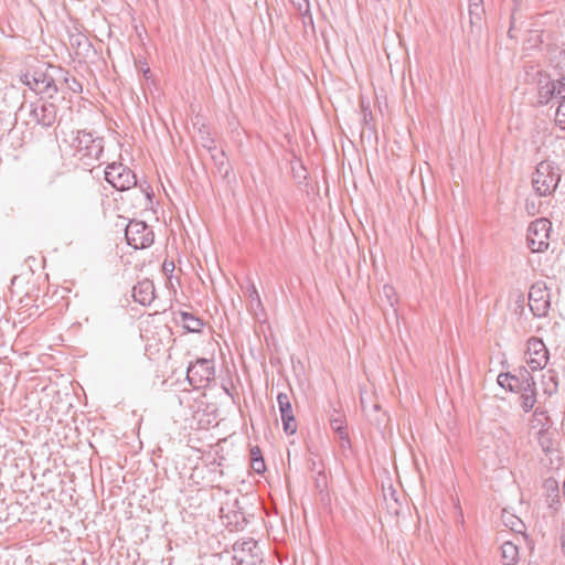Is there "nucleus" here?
<instances>
[{
  "mask_svg": "<svg viewBox=\"0 0 565 565\" xmlns=\"http://www.w3.org/2000/svg\"><path fill=\"white\" fill-rule=\"evenodd\" d=\"M215 376V365L212 359L199 358L186 369V380L195 388L206 387Z\"/></svg>",
  "mask_w": 565,
  "mask_h": 565,
  "instance_id": "obj_4",
  "label": "nucleus"
},
{
  "mask_svg": "<svg viewBox=\"0 0 565 565\" xmlns=\"http://www.w3.org/2000/svg\"><path fill=\"white\" fill-rule=\"evenodd\" d=\"M246 295L249 300L250 308H263L258 290L253 282L248 284Z\"/></svg>",
  "mask_w": 565,
  "mask_h": 565,
  "instance_id": "obj_25",
  "label": "nucleus"
},
{
  "mask_svg": "<svg viewBox=\"0 0 565 565\" xmlns=\"http://www.w3.org/2000/svg\"><path fill=\"white\" fill-rule=\"evenodd\" d=\"M469 6H483V0H469Z\"/></svg>",
  "mask_w": 565,
  "mask_h": 565,
  "instance_id": "obj_41",
  "label": "nucleus"
},
{
  "mask_svg": "<svg viewBox=\"0 0 565 565\" xmlns=\"http://www.w3.org/2000/svg\"><path fill=\"white\" fill-rule=\"evenodd\" d=\"M211 158L216 167L217 172L221 174V177L223 179H226L230 175L232 168L227 163L225 152L224 151H220L218 153L213 152V153H211Z\"/></svg>",
  "mask_w": 565,
  "mask_h": 565,
  "instance_id": "obj_22",
  "label": "nucleus"
},
{
  "mask_svg": "<svg viewBox=\"0 0 565 565\" xmlns=\"http://www.w3.org/2000/svg\"><path fill=\"white\" fill-rule=\"evenodd\" d=\"M105 180L118 191H126L137 185L135 172L121 162H113L106 167Z\"/></svg>",
  "mask_w": 565,
  "mask_h": 565,
  "instance_id": "obj_7",
  "label": "nucleus"
},
{
  "mask_svg": "<svg viewBox=\"0 0 565 565\" xmlns=\"http://www.w3.org/2000/svg\"><path fill=\"white\" fill-rule=\"evenodd\" d=\"M561 181L558 166L550 160H543L536 164L532 173V186L540 196H547L554 193Z\"/></svg>",
  "mask_w": 565,
  "mask_h": 565,
  "instance_id": "obj_3",
  "label": "nucleus"
},
{
  "mask_svg": "<svg viewBox=\"0 0 565 565\" xmlns=\"http://www.w3.org/2000/svg\"><path fill=\"white\" fill-rule=\"evenodd\" d=\"M40 114L39 103H31L29 105V117L35 125H40Z\"/></svg>",
  "mask_w": 565,
  "mask_h": 565,
  "instance_id": "obj_31",
  "label": "nucleus"
},
{
  "mask_svg": "<svg viewBox=\"0 0 565 565\" xmlns=\"http://www.w3.org/2000/svg\"><path fill=\"white\" fill-rule=\"evenodd\" d=\"M200 142L201 146L210 153H213L216 150L215 140L211 137L207 130L200 129Z\"/></svg>",
  "mask_w": 565,
  "mask_h": 565,
  "instance_id": "obj_26",
  "label": "nucleus"
},
{
  "mask_svg": "<svg viewBox=\"0 0 565 565\" xmlns=\"http://www.w3.org/2000/svg\"><path fill=\"white\" fill-rule=\"evenodd\" d=\"M531 380H533L531 373L525 367H522L519 370L518 374L511 373V382L507 383L508 391L516 393L525 385L526 382H530Z\"/></svg>",
  "mask_w": 565,
  "mask_h": 565,
  "instance_id": "obj_17",
  "label": "nucleus"
},
{
  "mask_svg": "<svg viewBox=\"0 0 565 565\" xmlns=\"http://www.w3.org/2000/svg\"><path fill=\"white\" fill-rule=\"evenodd\" d=\"M233 561L236 565H259L263 559L257 541L252 537L236 541L233 545Z\"/></svg>",
  "mask_w": 565,
  "mask_h": 565,
  "instance_id": "obj_8",
  "label": "nucleus"
},
{
  "mask_svg": "<svg viewBox=\"0 0 565 565\" xmlns=\"http://www.w3.org/2000/svg\"><path fill=\"white\" fill-rule=\"evenodd\" d=\"M127 244L135 249L148 248L153 244L154 233L146 222L130 220L125 227Z\"/></svg>",
  "mask_w": 565,
  "mask_h": 565,
  "instance_id": "obj_5",
  "label": "nucleus"
},
{
  "mask_svg": "<svg viewBox=\"0 0 565 565\" xmlns=\"http://www.w3.org/2000/svg\"><path fill=\"white\" fill-rule=\"evenodd\" d=\"M180 318V321L183 323L184 329H186L189 332L199 333L201 332L204 326L202 319L186 311H181Z\"/></svg>",
  "mask_w": 565,
  "mask_h": 565,
  "instance_id": "obj_19",
  "label": "nucleus"
},
{
  "mask_svg": "<svg viewBox=\"0 0 565 565\" xmlns=\"http://www.w3.org/2000/svg\"><path fill=\"white\" fill-rule=\"evenodd\" d=\"M527 353L530 355L527 364L532 370L545 367L548 360V350L541 339L531 338L527 341Z\"/></svg>",
  "mask_w": 565,
  "mask_h": 565,
  "instance_id": "obj_11",
  "label": "nucleus"
},
{
  "mask_svg": "<svg viewBox=\"0 0 565 565\" xmlns=\"http://www.w3.org/2000/svg\"><path fill=\"white\" fill-rule=\"evenodd\" d=\"M516 393L520 394L522 409L525 413L532 411L536 403V386L534 379L526 382L525 385Z\"/></svg>",
  "mask_w": 565,
  "mask_h": 565,
  "instance_id": "obj_15",
  "label": "nucleus"
},
{
  "mask_svg": "<svg viewBox=\"0 0 565 565\" xmlns=\"http://www.w3.org/2000/svg\"><path fill=\"white\" fill-rule=\"evenodd\" d=\"M551 222L545 218H536L527 228L526 243L533 253L545 252L550 246Z\"/></svg>",
  "mask_w": 565,
  "mask_h": 565,
  "instance_id": "obj_6",
  "label": "nucleus"
},
{
  "mask_svg": "<svg viewBox=\"0 0 565 565\" xmlns=\"http://www.w3.org/2000/svg\"><path fill=\"white\" fill-rule=\"evenodd\" d=\"M383 294H384V295H385V297L387 298V301H388L390 306L393 308V307H394V303H393V300H392V297H393V295H394V289H393V287L385 285V286L383 287Z\"/></svg>",
  "mask_w": 565,
  "mask_h": 565,
  "instance_id": "obj_35",
  "label": "nucleus"
},
{
  "mask_svg": "<svg viewBox=\"0 0 565 565\" xmlns=\"http://www.w3.org/2000/svg\"><path fill=\"white\" fill-rule=\"evenodd\" d=\"M539 444L545 454L553 451V440L551 438V434L547 430H540Z\"/></svg>",
  "mask_w": 565,
  "mask_h": 565,
  "instance_id": "obj_28",
  "label": "nucleus"
},
{
  "mask_svg": "<svg viewBox=\"0 0 565 565\" xmlns=\"http://www.w3.org/2000/svg\"><path fill=\"white\" fill-rule=\"evenodd\" d=\"M24 108H25V106H24V105H22V106L20 107V111H23V110H24Z\"/></svg>",
  "mask_w": 565,
  "mask_h": 565,
  "instance_id": "obj_45",
  "label": "nucleus"
},
{
  "mask_svg": "<svg viewBox=\"0 0 565 565\" xmlns=\"http://www.w3.org/2000/svg\"><path fill=\"white\" fill-rule=\"evenodd\" d=\"M543 384L545 385V387H544L545 394L552 395L553 393H555L557 391L558 383H557L556 376L554 374H551L548 376V382H543Z\"/></svg>",
  "mask_w": 565,
  "mask_h": 565,
  "instance_id": "obj_30",
  "label": "nucleus"
},
{
  "mask_svg": "<svg viewBox=\"0 0 565 565\" xmlns=\"http://www.w3.org/2000/svg\"><path fill=\"white\" fill-rule=\"evenodd\" d=\"M222 388L225 392V394L232 398L233 403L236 404L237 402H236L235 395L232 393V391L226 385H223Z\"/></svg>",
  "mask_w": 565,
  "mask_h": 565,
  "instance_id": "obj_38",
  "label": "nucleus"
},
{
  "mask_svg": "<svg viewBox=\"0 0 565 565\" xmlns=\"http://www.w3.org/2000/svg\"><path fill=\"white\" fill-rule=\"evenodd\" d=\"M554 98H558L556 95L555 84L550 76H542L537 83V102L541 105H547Z\"/></svg>",
  "mask_w": 565,
  "mask_h": 565,
  "instance_id": "obj_13",
  "label": "nucleus"
},
{
  "mask_svg": "<svg viewBox=\"0 0 565 565\" xmlns=\"http://www.w3.org/2000/svg\"><path fill=\"white\" fill-rule=\"evenodd\" d=\"M277 403L280 412L284 431L287 435L296 434L298 425L294 415L290 395L285 392L278 393Z\"/></svg>",
  "mask_w": 565,
  "mask_h": 565,
  "instance_id": "obj_10",
  "label": "nucleus"
},
{
  "mask_svg": "<svg viewBox=\"0 0 565 565\" xmlns=\"http://www.w3.org/2000/svg\"><path fill=\"white\" fill-rule=\"evenodd\" d=\"M62 74L63 67L38 62L20 76V81L34 93L53 98L60 90L58 78Z\"/></svg>",
  "mask_w": 565,
  "mask_h": 565,
  "instance_id": "obj_1",
  "label": "nucleus"
},
{
  "mask_svg": "<svg viewBox=\"0 0 565 565\" xmlns=\"http://www.w3.org/2000/svg\"><path fill=\"white\" fill-rule=\"evenodd\" d=\"M529 306L535 317H543L551 306L547 288L542 284H534L529 291Z\"/></svg>",
  "mask_w": 565,
  "mask_h": 565,
  "instance_id": "obj_9",
  "label": "nucleus"
},
{
  "mask_svg": "<svg viewBox=\"0 0 565 565\" xmlns=\"http://www.w3.org/2000/svg\"><path fill=\"white\" fill-rule=\"evenodd\" d=\"M555 84L556 95L559 96V99L565 98V76L563 75L561 78L553 79Z\"/></svg>",
  "mask_w": 565,
  "mask_h": 565,
  "instance_id": "obj_32",
  "label": "nucleus"
},
{
  "mask_svg": "<svg viewBox=\"0 0 565 565\" xmlns=\"http://www.w3.org/2000/svg\"><path fill=\"white\" fill-rule=\"evenodd\" d=\"M330 426L332 430L339 436L341 440V447L347 448L351 447V440L349 434L347 431L344 416L340 413H335L330 418Z\"/></svg>",
  "mask_w": 565,
  "mask_h": 565,
  "instance_id": "obj_16",
  "label": "nucleus"
},
{
  "mask_svg": "<svg viewBox=\"0 0 565 565\" xmlns=\"http://www.w3.org/2000/svg\"><path fill=\"white\" fill-rule=\"evenodd\" d=\"M316 488L321 492L327 488V478L323 473L319 472L318 478L316 479Z\"/></svg>",
  "mask_w": 565,
  "mask_h": 565,
  "instance_id": "obj_34",
  "label": "nucleus"
},
{
  "mask_svg": "<svg viewBox=\"0 0 565 565\" xmlns=\"http://www.w3.org/2000/svg\"><path fill=\"white\" fill-rule=\"evenodd\" d=\"M58 85H65L67 90L75 94L82 93L83 90L82 83L65 68H63V74L61 78H58Z\"/></svg>",
  "mask_w": 565,
  "mask_h": 565,
  "instance_id": "obj_21",
  "label": "nucleus"
},
{
  "mask_svg": "<svg viewBox=\"0 0 565 565\" xmlns=\"http://www.w3.org/2000/svg\"><path fill=\"white\" fill-rule=\"evenodd\" d=\"M149 189H150V186L148 185V186H147V189H142V191H145V193H146V195H147V199H148L149 201H151V200H152V198H153V192H152V191H148Z\"/></svg>",
  "mask_w": 565,
  "mask_h": 565,
  "instance_id": "obj_40",
  "label": "nucleus"
},
{
  "mask_svg": "<svg viewBox=\"0 0 565 565\" xmlns=\"http://www.w3.org/2000/svg\"><path fill=\"white\" fill-rule=\"evenodd\" d=\"M134 300L142 306H149L154 299V285L149 279L139 281L132 289Z\"/></svg>",
  "mask_w": 565,
  "mask_h": 565,
  "instance_id": "obj_12",
  "label": "nucleus"
},
{
  "mask_svg": "<svg viewBox=\"0 0 565 565\" xmlns=\"http://www.w3.org/2000/svg\"><path fill=\"white\" fill-rule=\"evenodd\" d=\"M40 126L44 128L52 127L57 118V107L54 103L47 100L39 102Z\"/></svg>",
  "mask_w": 565,
  "mask_h": 565,
  "instance_id": "obj_14",
  "label": "nucleus"
},
{
  "mask_svg": "<svg viewBox=\"0 0 565 565\" xmlns=\"http://www.w3.org/2000/svg\"><path fill=\"white\" fill-rule=\"evenodd\" d=\"M534 415L535 416H543L545 418H547V412L544 411V409H541L540 407H537L535 411H534Z\"/></svg>",
  "mask_w": 565,
  "mask_h": 565,
  "instance_id": "obj_39",
  "label": "nucleus"
},
{
  "mask_svg": "<svg viewBox=\"0 0 565 565\" xmlns=\"http://www.w3.org/2000/svg\"><path fill=\"white\" fill-rule=\"evenodd\" d=\"M249 460H250V467L256 473L262 475L266 471V463L264 460V456L258 446H253L250 448Z\"/></svg>",
  "mask_w": 565,
  "mask_h": 565,
  "instance_id": "obj_20",
  "label": "nucleus"
},
{
  "mask_svg": "<svg viewBox=\"0 0 565 565\" xmlns=\"http://www.w3.org/2000/svg\"><path fill=\"white\" fill-rule=\"evenodd\" d=\"M497 381L502 388L508 390L507 383L511 382V373H500Z\"/></svg>",
  "mask_w": 565,
  "mask_h": 565,
  "instance_id": "obj_33",
  "label": "nucleus"
},
{
  "mask_svg": "<svg viewBox=\"0 0 565 565\" xmlns=\"http://www.w3.org/2000/svg\"><path fill=\"white\" fill-rule=\"evenodd\" d=\"M483 14H484L483 6H469V19H470L471 30H473V28H477L478 30L481 29V21H482Z\"/></svg>",
  "mask_w": 565,
  "mask_h": 565,
  "instance_id": "obj_24",
  "label": "nucleus"
},
{
  "mask_svg": "<svg viewBox=\"0 0 565 565\" xmlns=\"http://www.w3.org/2000/svg\"><path fill=\"white\" fill-rule=\"evenodd\" d=\"M501 558L504 565H515L519 559L518 546L507 541L501 545Z\"/></svg>",
  "mask_w": 565,
  "mask_h": 565,
  "instance_id": "obj_18",
  "label": "nucleus"
},
{
  "mask_svg": "<svg viewBox=\"0 0 565 565\" xmlns=\"http://www.w3.org/2000/svg\"><path fill=\"white\" fill-rule=\"evenodd\" d=\"M555 120L563 129H565V98L559 99V104L555 114Z\"/></svg>",
  "mask_w": 565,
  "mask_h": 565,
  "instance_id": "obj_29",
  "label": "nucleus"
},
{
  "mask_svg": "<svg viewBox=\"0 0 565 565\" xmlns=\"http://www.w3.org/2000/svg\"><path fill=\"white\" fill-rule=\"evenodd\" d=\"M72 148L75 151L74 156L84 164L90 166L94 161L99 160L104 152V138L92 131L78 130L72 141Z\"/></svg>",
  "mask_w": 565,
  "mask_h": 565,
  "instance_id": "obj_2",
  "label": "nucleus"
},
{
  "mask_svg": "<svg viewBox=\"0 0 565 565\" xmlns=\"http://www.w3.org/2000/svg\"><path fill=\"white\" fill-rule=\"evenodd\" d=\"M290 2L298 13L302 15L305 24H307V20L309 23H313L309 0H290Z\"/></svg>",
  "mask_w": 565,
  "mask_h": 565,
  "instance_id": "obj_23",
  "label": "nucleus"
},
{
  "mask_svg": "<svg viewBox=\"0 0 565 565\" xmlns=\"http://www.w3.org/2000/svg\"><path fill=\"white\" fill-rule=\"evenodd\" d=\"M361 404H362V407H363L364 412L367 414V411H366L367 408H366V405L364 403V398L363 397H361Z\"/></svg>",
  "mask_w": 565,
  "mask_h": 565,
  "instance_id": "obj_43",
  "label": "nucleus"
},
{
  "mask_svg": "<svg viewBox=\"0 0 565 565\" xmlns=\"http://www.w3.org/2000/svg\"><path fill=\"white\" fill-rule=\"evenodd\" d=\"M162 269L166 273H172L174 270V263L172 260L166 259L162 264Z\"/></svg>",
  "mask_w": 565,
  "mask_h": 565,
  "instance_id": "obj_37",
  "label": "nucleus"
},
{
  "mask_svg": "<svg viewBox=\"0 0 565 565\" xmlns=\"http://www.w3.org/2000/svg\"><path fill=\"white\" fill-rule=\"evenodd\" d=\"M557 67L565 74V51H562L558 54Z\"/></svg>",
  "mask_w": 565,
  "mask_h": 565,
  "instance_id": "obj_36",
  "label": "nucleus"
},
{
  "mask_svg": "<svg viewBox=\"0 0 565 565\" xmlns=\"http://www.w3.org/2000/svg\"><path fill=\"white\" fill-rule=\"evenodd\" d=\"M142 70V73H143V76L148 79L150 78L151 76V71L149 67H146V68H141Z\"/></svg>",
  "mask_w": 565,
  "mask_h": 565,
  "instance_id": "obj_42",
  "label": "nucleus"
},
{
  "mask_svg": "<svg viewBox=\"0 0 565 565\" xmlns=\"http://www.w3.org/2000/svg\"><path fill=\"white\" fill-rule=\"evenodd\" d=\"M562 544L565 545V536H562Z\"/></svg>",
  "mask_w": 565,
  "mask_h": 565,
  "instance_id": "obj_44",
  "label": "nucleus"
},
{
  "mask_svg": "<svg viewBox=\"0 0 565 565\" xmlns=\"http://www.w3.org/2000/svg\"><path fill=\"white\" fill-rule=\"evenodd\" d=\"M545 488L550 492V494H548V498H551L550 507L553 508L554 503H559L558 484L554 479H547L545 481Z\"/></svg>",
  "mask_w": 565,
  "mask_h": 565,
  "instance_id": "obj_27",
  "label": "nucleus"
}]
</instances>
